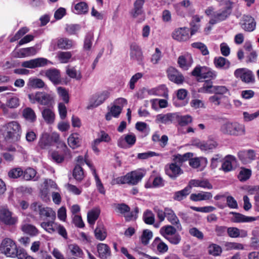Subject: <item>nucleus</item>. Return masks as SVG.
Listing matches in <instances>:
<instances>
[{"instance_id": "14", "label": "nucleus", "mask_w": 259, "mask_h": 259, "mask_svg": "<svg viewBox=\"0 0 259 259\" xmlns=\"http://www.w3.org/2000/svg\"><path fill=\"white\" fill-rule=\"evenodd\" d=\"M165 218L171 225L175 226L178 231H181L182 230V226L180 221L176 215L175 211L169 207H165Z\"/></svg>"}, {"instance_id": "46", "label": "nucleus", "mask_w": 259, "mask_h": 259, "mask_svg": "<svg viewBox=\"0 0 259 259\" xmlns=\"http://www.w3.org/2000/svg\"><path fill=\"white\" fill-rule=\"evenodd\" d=\"M57 92L59 96L61 98L62 100L66 103H68L69 101V96L68 92L65 88L59 87L57 88Z\"/></svg>"}, {"instance_id": "38", "label": "nucleus", "mask_w": 259, "mask_h": 259, "mask_svg": "<svg viewBox=\"0 0 259 259\" xmlns=\"http://www.w3.org/2000/svg\"><path fill=\"white\" fill-rule=\"evenodd\" d=\"M40 218L45 217L50 218L52 220L56 219V212L51 208L48 207H42L39 213Z\"/></svg>"}, {"instance_id": "42", "label": "nucleus", "mask_w": 259, "mask_h": 259, "mask_svg": "<svg viewBox=\"0 0 259 259\" xmlns=\"http://www.w3.org/2000/svg\"><path fill=\"white\" fill-rule=\"evenodd\" d=\"M72 57L70 52H59L57 53V57L60 63H67Z\"/></svg>"}, {"instance_id": "28", "label": "nucleus", "mask_w": 259, "mask_h": 259, "mask_svg": "<svg viewBox=\"0 0 259 259\" xmlns=\"http://www.w3.org/2000/svg\"><path fill=\"white\" fill-rule=\"evenodd\" d=\"M109 96V93L104 91L96 94L92 99L93 106L97 107L102 104Z\"/></svg>"}, {"instance_id": "51", "label": "nucleus", "mask_w": 259, "mask_h": 259, "mask_svg": "<svg viewBox=\"0 0 259 259\" xmlns=\"http://www.w3.org/2000/svg\"><path fill=\"white\" fill-rule=\"evenodd\" d=\"M152 237L153 233L152 231L149 230H145L143 231L141 237V242L144 245H147L149 243L150 240Z\"/></svg>"}, {"instance_id": "40", "label": "nucleus", "mask_w": 259, "mask_h": 259, "mask_svg": "<svg viewBox=\"0 0 259 259\" xmlns=\"http://www.w3.org/2000/svg\"><path fill=\"white\" fill-rule=\"evenodd\" d=\"M68 143L72 149L79 147L80 143L79 136L76 133L71 134L68 138Z\"/></svg>"}, {"instance_id": "30", "label": "nucleus", "mask_w": 259, "mask_h": 259, "mask_svg": "<svg viewBox=\"0 0 259 259\" xmlns=\"http://www.w3.org/2000/svg\"><path fill=\"white\" fill-rule=\"evenodd\" d=\"M192 156L193 154L190 152H188L183 155L180 154H175L172 156V162L181 167L183 162L187 161Z\"/></svg>"}, {"instance_id": "22", "label": "nucleus", "mask_w": 259, "mask_h": 259, "mask_svg": "<svg viewBox=\"0 0 259 259\" xmlns=\"http://www.w3.org/2000/svg\"><path fill=\"white\" fill-rule=\"evenodd\" d=\"M230 214L233 215L231 221L236 223H249L255 221L256 220L255 217L246 216L238 212H231Z\"/></svg>"}, {"instance_id": "58", "label": "nucleus", "mask_w": 259, "mask_h": 259, "mask_svg": "<svg viewBox=\"0 0 259 259\" xmlns=\"http://www.w3.org/2000/svg\"><path fill=\"white\" fill-rule=\"evenodd\" d=\"M192 47L194 48L199 49L203 55L208 54L209 51L206 45L200 42H196L192 44Z\"/></svg>"}, {"instance_id": "50", "label": "nucleus", "mask_w": 259, "mask_h": 259, "mask_svg": "<svg viewBox=\"0 0 259 259\" xmlns=\"http://www.w3.org/2000/svg\"><path fill=\"white\" fill-rule=\"evenodd\" d=\"M73 176L75 180L81 181L83 177L84 174L82 167L79 165H76L73 170Z\"/></svg>"}, {"instance_id": "15", "label": "nucleus", "mask_w": 259, "mask_h": 259, "mask_svg": "<svg viewBox=\"0 0 259 259\" xmlns=\"http://www.w3.org/2000/svg\"><path fill=\"white\" fill-rule=\"evenodd\" d=\"M42 75L47 76L54 84H59L61 82L60 71L55 68L42 71L40 72Z\"/></svg>"}, {"instance_id": "20", "label": "nucleus", "mask_w": 259, "mask_h": 259, "mask_svg": "<svg viewBox=\"0 0 259 259\" xmlns=\"http://www.w3.org/2000/svg\"><path fill=\"white\" fill-rule=\"evenodd\" d=\"M167 72L168 77L171 81L177 84L182 83L184 81L183 76L173 67H170Z\"/></svg>"}, {"instance_id": "61", "label": "nucleus", "mask_w": 259, "mask_h": 259, "mask_svg": "<svg viewBox=\"0 0 259 259\" xmlns=\"http://www.w3.org/2000/svg\"><path fill=\"white\" fill-rule=\"evenodd\" d=\"M93 39V34L89 33L86 35L84 41L83 48L85 50L89 51L91 49L92 46V40Z\"/></svg>"}, {"instance_id": "10", "label": "nucleus", "mask_w": 259, "mask_h": 259, "mask_svg": "<svg viewBox=\"0 0 259 259\" xmlns=\"http://www.w3.org/2000/svg\"><path fill=\"white\" fill-rule=\"evenodd\" d=\"M56 183L52 180H46L44 182V187L41 190V197L42 199L47 201L49 198V195L53 191H59Z\"/></svg>"}, {"instance_id": "29", "label": "nucleus", "mask_w": 259, "mask_h": 259, "mask_svg": "<svg viewBox=\"0 0 259 259\" xmlns=\"http://www.w3.org/2000/svg\"><path fill=\"white\" fill-rule=\"evenodd\" d=\"M67 252L76 257L82 258L84 253L81 248L76 244H69L67 245Z\"/></svg>"}, {"instance_id": "6", "label": "nucleus", "mask_w": 259, "mask_h": 259, "mask_svg": "<svg viewBox=\"0 0 259 259\" xmlns=\"http://www.w3.org/2000/svg\"><path fill=\"white\" fill-rule=\"evenodd\" d=\"M221 131L225 134L240 136L245 134V126L236 122H226L222 125Z\"/></svg>"}, {"instance_id": "43", "label": "nucleus", "mask_w": 259, "mask_h": 259, "mask_svg": "<svg viewBox=\"0 0 259 259\" xmlns=\"http://www.w3.org/2000/svg\"><path fill=\"white\" fill-rule=\"evenodd\" d=\"M36 171L32 168L28 167L23 171L22 176L24 179L26 181H30L34 179V181L37 180V178H35Z\"/></svg>"}, {"instance_id": "54", "label": "nucleus", "mask_w": 259, "mask_h": 259, "mask_svg": "<svg viewBox=\"0 0 259 259\" xmlns=\"http://www.w3.org/2000/svg\"><path fill=\"white\" fill-rule=\"evenodd\" d=\"M210 92L217 95H224L229 92V90L224 85H214L212 87V90H211Z\"/></svg>"}, {"instance_id": "33", "label": "nucleus", "mask_w": 259, "mask_h": 259, "mask_svg": "<svg viewBox=\"0 0 259 259\" xmlns=\"http://www.w3.org/2000/svg\"><path fill=\"white\" fill-rule=\"evenodd\" d=\"M128 184L131 185H136L143 178L144 175L142 172L132 171L128 173Z\"/></svg>"}, {"instance_id": "35", "label": "nucleus", "mask_w": 259, "mask_h": 259, "mask_svg": "<svg viewBox=\"0 0 259 259\" xmlns=\"http://www.w3.org/2000/svg\"><path fill=\"white\" fill-rule=\"evenodd\" d=\"M22 115L26 120L30 122H33L36 119L34 111L30 107H26L23 110Z\"/></svg>"}, {"instance_id": "5", "label": "nucleus", "mask_w": 259, "mask_h": 259, "mask_svg": "<svg viewBox=\"0 0 259 259\" xmlns=\"http://www.w3.org/2000/svg\"><path fill=\"white\" fill-rule=\"evenodd\" d=\"M59 135L56 133H53L51 135L45 133H43L39 140L38 145L42 149H47L51 146L54 143H59L61 147L66 148V145L64 142H59Z\"/></svg>"}, {"instance_id": "57", "label": "nucleus", "mask_w": 259, "mask_h": 259, "mask_svg": "<svg viewBox=\"0 0 259 259\" xmlns=\"http://www.w3.org/2000/svg\"><path fill=\"white\" fill-rule=\"evenodd\" d=\"M23 171L20 167L11 169L8 172V176L12 179H17L22 176Z\"/></svg>"}, {"instance_id": "62", "label": "nucleus", "mask_w": 259, "mask_h": 259, "mask_svg": "<svg viewBox=\"0 0 259 259\" xmlns=\"http://www.w3.org/2000/svg\"><path fill=\"white\" fill-rule=\"evenodd\" d=\"M66 189L70 192L76 195H80L81 193V189L77 188L76 186L70 184H66L65 185Z\"/></svg>"}, {"instance_id": "9", "label": "nucleus", "mask_w": 259, "mask_h": 259, "mask_svg": "<svg viewBox=\"0 0 259 259\" xmlns=\"http://www.w3.org/2000/svg\"><path fill=\"white\" fill-rule=\"evenodd\" d=\"M28 98L30 102L33 104L38 102L44 105H49L52 100V98L50 95L40 92H38L34 94H29Z\"/></svg>"}, {"instance_id": "55", "label": "nucleus", "mask_w": 259, "mask_h": 259, "mask_svg": "<svg viewBox=\"0 0 259 259\" xmlns=\"http://www.w3.org/2000/svg\"><path fill=\"white\" fill-rule=\"evenodd\" d=\"M144 2V0H137L135 2L134 17H136L142 13V9Z\"/></svg>"}, {"instance_id": "56", "label": "nucleus", "mask_w": 259, "mask_h": 259, "mask_svg": "<svg viewBox=\"0 0 259 259\" xmlns=\"http://www.w3.org/2000/svg\"><path fill=\"white\" fill-rule=\"evenodd\" d=\"M179 124L181 126H185L192 121V118L190 115H186L184 116H180L176 120Z\"/></svg>"}, {"instance_id": "25", "label": "nucleus", "mask_w": 259, "mask_h": 259, "mask_svg": "<svg viewBox=\"0 0 259 259\" xmlns=\"http://www.w3.org/2000/svg\"><path fill=\"white\" fill-rule=\"evenodd\" d=\"M130 57L131 59L140 61L142 59L143 54L140 47L136 43H133L130 46Z\"/></svg>"}, {"instance_id": "26", "label": "nucleus", "mask_w": 259, "mask_h": 259, "mask_svg": "<svg viewBox=\"0 0 259 259\" xmlns=\"http://www.w3.org/2000/svg\"><path fill=\"white\" fill-rule=\"evenodd\" d=\"M60 49L68 50L73 46V41L67 38H59L52 41Z\"/></svg>"}, {"instance_id": "48", "label": "nucleus", "mask_w": 259, "mask_h": 259, "mask_svg": "<svg viewBox=\"0 0 259 259\" xmlns=\"http://www.w3.org/2000/svg\"><path fill=\"white\" fill-rule=\"evenodd\" d=\"M143 220L144 222L148 225H152L155 222V215L153 212L147 210L143 214Z\"/></svg>"}, {"instance_id": "63", "label": "nucleus", "mask_w": 259, "mask_h": 259, "mask_svg": "<svg viewBox=\"0 0 259 259\" xmlns=\"http://www.w3.org/2000/svg\"><path fill=\"white\" fill-rule=\"evenodd\" d=\"M227 249L242 250L244 248L243 244L237 242H226L225 244Z\"/></svg>"}, {"instance_id": "39", "label": "nucleus", "mask_w": 259, "mask_h": 259, "mask_svg": "<svg viewBox=\"0 0 259 259\" xmlns=\"http://www.w3.org/2000/svg\"><path fill=\"white\" fill-rule=\"evenodd\" d=\"M58 224L54 220L41 223L40 226L47 232L53 234L56 231V227Z\"/></svg>"}, {"instance_id": "12", "label": "nucleus", "mask_w": 259, "mask_h": 259, "mask_svg": "<svg viewBox=\"0 0 259 259\" xmlns=\"http://www.w3.org/2000/svg\"><path fill=\"white\" fill-rule=\"evenodd\" d=\"M136 137L133 133L125 134L120 137L117 141V146L126 149L131 147L136 143Z\"/></svg>"}, {"instance_id": "8", "label": "nucleus", "mask_w": 259, "mask_h": 259, "mask_svg": "<svg viewBox=\"0 0 259 259\" xmlns=\"http://www.w3.org/2000/svg\"><path fill=\"white\" fill-rule=\"evenodd\" d=\"M192 74L196 77L197 80L200 82L202 81V79H213L217 76L214 72L209 70L205 66L196 67L192 72Z\"/></svg>"}, {"instance_id": "17", "label": "nucleus", "mask_w": 259, "mask_h": 259, "mask_svg": "<svg viewBox=\"0 0 259 259\" xmlns=\"http://www.w3.org/2000/svg\"><path fill=\"white\" fill-rule=\"evenodd\" d=\"M242 28L246 31H253L256 27V22L253 17L248 15H244L241 22Z\"/></svg>"}, {"instance_id": "44", "label": "nucleus", "mask_w": 259, "mask_h": 259, "mask_svg": "<svg viewBox=\"0 0 259 259\" xmlns=\"http://www.w3.org/2000/svg\"><path fill=\"white\" fill-rule=\"evenodd\" d=\"M100 214V210L96 208L94 209L88 213V222L91 225L95 224Z\"/></svg>"}, {"instance_id": "24", "label": "nucleus", "mask_w": 259, "mask_h": 259, "mask_svg": "<svg viewBox=\"0 0 259 259\" xmlns=\"http://www.w3.org/2000/svg\"><path fill=\"white\" fill-rule=\"evenodd\" d=\"M255 153L253 150H249L246 151H240L238 153L240 160L244 164L250 162L255 158Z\"/></svg>"}, {"instance_id": "49", "label": "nucleus", "mask_w": 259, "mask_h": 259, "mask_svg": "<svg viewBox=\"0 0 259 259\" xmlns=\"http://www.w3.org/2000/svg\"><path fill=\"white\" fill-rule=\"evenodd\" d=\"M178 63L179 65H191L193 63L192 56L187 54L180 56L178 58Z\"/></svg>"}, {"instance_id": "13", "label": "nucleus", "mask_w": 259, "mask_h": 259, "mask_svg": "<svg viewBox=\"0 0 259 259\" xmlns=\"http://www.w3.org/2000/svg\"><path fill=\"white\" fill-rule=\"evenodd\" d=\"M164 170L165 174L173 180L176 179L177 178L183 173V170L180 167V165L176 164L172 162L166 164L165 166Z\"/></svg>"}, {"instance_id": "19", "label": "nucleus", "mask_w": 259, "mask_h": 259, "mask_svg": "<svg viewBox=\"0 0 259 259\" xmlns=\"http://www.w3.org/2000/svg\"><path fill=\"white\" fill-rule=\"evenodd\" d=\"M188 186L189 187H190V189H191L192 187H199L202 188L206 189L208 190H210L213 188L212 184L207 179H206L191 180L189 182Z\"/></svg>"}, {"instance_id": "3", "label": "nucleus", "mask_w": 259, "mask_h": 259, "mask_svg": "<svg viewBox=\"0 0 259 259\" xmlns=\"http://www.w3.org/2000/svg\"><path fill=\"white\" fill-rule=\"evenodd\" d=\"M20 124L17 121H13L4 125L1 132L7 141L15 142L20 138Z\"/></svg>"}, {"instance_id": "52", "label": "nucleus", "mask_w": 259, "mask_h": 259, "mask_svg": "<svg viewBox=\"0 0 259 259\" xmlns=\"http://www.w3.org/2000/svg\"><path fill=\"white\" fill-rule=\"evenodd\" d=\"M251 175V171L247 168H241L238 175V179L241 181H245L248 180Z\"/></svg>"}, {"instance_id": "18", "label": "nucleus", "mask_w": 259, "mask_h": 259, "mask_svg": "<svg viewBox=\"0 0 259 259\" xmlns=\"http://www.w3.org/2000/svg\"><path fill=\"white\" fill-rule=\"evenodd\" d=\"M189 30L186 27L176 29L172 33V37L178 41H186L189 38Z\"/></svg>"}, {"instance_id": "45", "label": "nucleus", "mask_w": 259, "mask_h": 259, "mask_svg": "<svg viewBox=\"0 0 259 259\" xmlns=\"http://www.w3.org/2000/svg\"><path fill=\"white\" fill-rule=\"evenodd\" d=\"M74 13L77 14H84L88 11V6L84 2H80L74 6Z\"/></svg>"}, {"instance_id": "11", "label": "nucleus", "mask_w": 259, "mask_h": 259, "mask_svg": "<svg viewBox=\"0 0 259 259\" xmlns=\"http://www.w3.org/2000/svg\"><path fill=\"white\" fill-rule=\"evenodd\" d=\"M234 75L236 78L240 79L246 83H253L255 81L252 72L246 68H240L236 70Z\"/></svg>"}, {"instance_id": "31", "label": "nucleus", "mask_w": 259, "mask_h": 259, "mask_svg": "<svg viewBox=\"0 0 259 259\" xmlns=\"http://www.w3.org/2000/svg\"><path fill=\"white\" fill-rule=\"evenodd\" d=\"M97 251L99 253V256L101 259H106L110 255V248L106 244L99 243L97 245Z\"/></svg>"}, {"instance_id": "16", "label": "nucleus", "mask_w": 259, "mask_h": 259, "mask_svg": "<svg viewBox=\"0 0 259 259\" xmlns=\"http://www.w3.org/2000/svg\"><path fill=\"white\" fill-rule=\"evenodd\" d=\"M179 117L177 113H168L166 114H159L156 116V121L164 124H169L175 121Z\"/></svg>"}, {"instance_id": "36", "label": "nucleus", "mask_w": 259, "mask_h": 259, "mask_svg": "<svg viewBox=\"0 0 259 259\" xmlns=\"http://www.w3.org/2000/svg\"><path fill=\"white\" fill-rule=\"evenodd\" d=\"M41 114L44 119L47 123L52 124L54 122L55 115L51 109L45 108L42 111Z\"/></svg>"}, {"instance_id": "60", "label": "nucleus", "mask_w": 259, "mask_h": 259, "mask_svg": "<svg viewBox=\"0 0 259 259\" xmlns=\"http://www.w3.org/2000/svg\"><path fill=\"white\" fill-rule=\"evenodd\" d=\"M243 120L245 122L253 120L259 116V110L253 113H250L248 112H243Z\"/></svg>"}, {"instance_id": "23", "label": "nucleus", "mask_w": 259, "mask_h": 259, "mask_svg": "<svg viewBox=\"0 0 259 259\" xmlns=\"http://www.w3.org/2000/svg\"><path fill=\"white\" fill-rule=\"evenodd\" d=\"M227 234L231 238H244L247 236L248 232L244 229H239L237 227H231L227 228Z\"/></svg>"}, {"instance_id": "34", "label": "nucleus", "mask_w": 259, "mask_h": 259, "mask_svg": "<svg viewBox=\"0 0 259 259\" xmlns=\"http://www.w3.org/2000/svg\"><path fill=\"white\" fill-rule=\"evenodd\" d=\"M95 236L97 239L103 241L105 239L107 233L104 225L101 223H98L97 226L94 231Z\"/></svg>"}, {"instance_id": "32", "label": "nucleus", "mask_w": 259, "mask_h": 259, "mask_svg": "<svg viewBox=\"0 0 259 259\" xmlns=\"http://www.w3.org/2000/svg\"><path fill=\"white\" fill-rule=\"evenodd\" d=\"M197 146L203 151L212 150L216 148L217 143L212 139H209L206 141L199 142Z\"/></svg>"}, {"instance_id": "7", "label": "nucleus", "mask_w": 259, "mask_h": 259, "mask_svg": "<svg viewBox=\"0 0 259 259\" xmlns=\"http://www.w3.org/2000/svg\"><path fill=\"white\" fill-rule=\"evenodd\" d=\"M18 218L7 206L0 207V223L7 226H13L17 224Z\"/></svg>"}, {"instance_id": "41", "label": "nucleus", "mask_w": 259, "mask_h": 259, "mask_svg": "<svg viewBox=\"0 0 259 259\" xmlns=\"http://www.w3.org/2000/svg\"><path fill=\"white\" fill-rule=\"evenodd\" d=\"M52 63L51 61L44 58H38L28 61L24 62L22 65H46Z\"/></svg>"}, {"instance_id": "4", "label": "nucleus", "mask_w": 259, "mask_h": 259, "mask_svg": "<svg viewBox=\"0 0 259 259\" xmlns=\"http://www.w3.org/2000/svg\"><path fill=\"white\" fill-rule=\"evenodd\" d=\"M178 231L177 228L172 225H167L162 227L160 229V234L170 243L177 245L181 240V237L179 234H176Z\"/></svg>"}, {"instance_id": "21", "label": "nucleus", "mask_w": 259, "mask_h": 259, "mask_svg": "<svg viewBox=\"0 0 259 259\" xmlns=\"http://www.w3.org/2000/svg\"><path fill=\"white\" fill-rule=\"evenodd\" d=\"M236 163V158L232 155H228L225 157L220 169L226 172L230 171L233 170V166H234Z\"/></svg>"}, {"instance_id": "64", "label": "nucleus", "mask_w": 259, "mask_h": 259, "mask_svg": "<svg viewBox=\"0 0 259 259\" xmlns=\"http://www.w3.org/2000/svg\"><path fill=\"white\" fill-rule=\"evenodd\" d=\"M67 74L71 78L80 79L81 78L80 72L76 71L74 68H68L66 70Z\"/></svg>"}, {"instance_id": "53", "label": "nucleus", "mask_w": 259, "mask_h": 259, "mask_svg": "<svg viewBox=\"0 0 259 259\" xmlns=\"http://www.w3.org/2000/svg\"><path fill=\"white\" fill-rule=\"evenodd\" d=\"M23 232L30 235H35L38 233V230L35 227L29 224H26L22 227Z\"/></svg>"}, {"instance_id": "47", "label": "nucleus", "mask_w": 259, "mask_h": 259, "mask_svg": "<svg viewBox=\"0 0 259 259\" xmlns=\"http://www.w3.org/2000/svg\"><path fill=\"white\" fill-rule=\"evenodd\" d=\"M45 85V82L39 78H30L28 82V85L33 88H42Z\"/></svg>"}, {"instance_id": "2", "label": "nucleus", "mask_w": 259, "mask_h": 259, "mask_svg": "<svg viewBox=\"0 0 259 259\" xmlns=\"http://www.w3.org/2000/svg\"><path fill=\"white\" fill-rule=\"evenodd\" d=\"M231 11L230 7H226L218 11H214L212 7H209L205 10V13L209 18V23L214 25L225 20L230 15Z\"/></svg>"}, {"instance_id": "37", "label": "nucleus", "mask_w": 259, "mask_h": 259, "mask_svg": "<svg viewBox=\"0 0 259 259\" xmlns=\"http://www.w3.org/2000/svg\"><path fill=\"white\" fill-rule=\"evenodd\" d=\"M191 192L190 187L188 185L184 189L176 192L173 199L176 201H181L185 199Z\"/></svg>"}, {"instance_id": "27", "label": "nucleus", "mask_w": 259, "mask_h": 259, "mask_svg": "<svg viewBox=\"0 0 259 259\" xmlns=\"http://www.w3.org/2000/svg\"><path fill=\"white\" fill-rule=\"evenodd\" d=\"M212 194L211 192L202 191L198 193H193L191 194L190 199L193 201H207L211 199Z\"/></svg>"}, {"instance_id": "1", "label": "nucleus", "mask_w": 259, "mask_h": 259, "mask_svg": "<svg viewBox=\"0 0 259 259\" xmlns=\"http://www.w3.org/2000/svg\"><path fill=\"white\" fill-rule=\"evenodd\" d=\"M24 249L18 247L16 243L9 238L3 239L0 245L1 252L9 257L23 259L24 255Z\"/></svg>"}, {"instance_id": "59", "label": "nucleus", "mask_w": 259, "mask_h": 259, "mask_svg": "<svg viewBox=\"0 0 259 259\" xmlns=\"http://www.w3.org/2000/svg\"><path fill=\"white\" fill-rule=\"evenodd\" d=\"M222 251V248L218 245L213 244L208 247V252L212 255H219Z\"/></svg>"}]
</instances>
